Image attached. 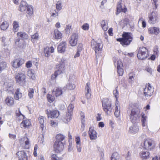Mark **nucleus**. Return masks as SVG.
I'll return each mask as SVG.
<instances>
[{"mask_svg": "<svg viewBox=\"0 0 160 160\" xmlns=\"http://www.w3.org/2000/svg\"><path fill=\"white\" fill-rule=\"evenodd\" d=\"M113 61L114 66L117 67V72L119 75L120 76H122L123 74L124 71L122 68V61L120 60L116 59L115 58H113Z\"/></svg>", "mask_w": 160, "mask_h": 160, "instance_id": "obj_6", "label": "nucleus"}, {"mask_svg": "<svg viewBox=\"0 0 160 160\" xmlns=\"http://www.w3.org/2000/svg\"><path fill=\"white\" fill-rule=\"evenodd\" d=\"M24 62L23 59L21 58H17L14 59L12 62V66L15 68L20 67Z\"/></svg>", "mask_w": 160, "mask_h": 160, "instance_id": "obj_18", "label": "nucleus"}, {"mask_svg": "<svg viewBox=\"0 0 160 160\" xmlns=\"http://www.w3.org/2000/svg\"><path fill=\"white\" fill-rule=\"evenodd\" d=\"M38 119L39 123L41 124L40 128L42 129V131L44 127V118L42 116H39Z\"/></svg>", "mask_w": 160, "mask_h": 160, "instance_id": "obj_35", "label": "nucleus"}, {"mask_svg": "<svg viewBox=\"0 0 160 160\" xmlns=\"http://www.w3.org/2000/svg\"><path fill=\"white\" fill-rule=\"evenodd\" d=\"M38 146L37 144H35L34 146V150L33 152V155L35 157H36L37 156V151L38 150Z\"/></svg>", "mask_w": 160, "mask_h": 160, "instance_id": "obj_58", "label": "nucleus"}, {"mask_svg": "<svg viewBox=\"0 0 160 160\" xmlns=\"http://www.w3.org/2000/svg\"><path fill=\"white\" fill-rule=\"evenodd\" d=\"M154 54L158 55L159 51L158 47L157 46H155L153 48Z\"/></svg>", "mask_w": 160, "mask_h": 160, "instance_id": "obj_55", "label": "nucleus"}, {"mask_svg": "<svg viewBox=\"0 0 160 160\" xmlns=\"http://www.w3.org/2000/svg\"><path fill=\"white\" fill-rule=\"evenodd\" d=\"M72 26L70 25H67L66 26L65 31L66 33L67 34H69L70 32Z\"/></svg>", "mask_w": 160, "mask_h": 160, "instance_id": "obj_51", "label": "nucleus"}, {"mask_svg": "<svg viewBox=\"0 0 160 160\" xmlns=\"http://www.w3.org/2000/svg\"><path fill=\"white\" fill-rule=\"evenodd\" d=\"M139 130V127L136 124H134L129 127V131L131 133L135 134L138 132Z\"/></svg>", "mask_w": 160, "mask_h": 160, "instance_id": "obj_23", "label": "nucleus"}, {"mask_svg": "<svg viewBox=\"0 0 160 160\" xmlns=\"http://www.w3.org/2000/svg\"><path fill=\"white\" fill-rule=\"evenodd\" d=\"M22 96V93L20 92L19 89L18 88L17 89L16 92H15L14 95V98L16 100H18L21 98Z\"/></svg>", "mask_w": 160, "mask_h": 160, "instance_id": "obj_41", "label": "nucleus"}, {"mask_svg": "<svg viewBox=\"0 0 160 160\" xmlns=\"http://www.w3.org/2000/svg\"><path fill=\"white\" fill-rule=\"evenodd\" d=\"M90 83L88 82L87 83L86 86L85 87V91H86V96L88 99L90 98L91 94V89L89 87Z\"/></svg>", "mask_w": 160, "mask_h": 160, "instance_id": "obj_26", "label": "nucleus"}, {"mask_svg": "<svg viewBox=\"0 0 160 160\" xmlns=\"http://www.w3.org/2000/svg\"><path fill=\"white\" fill-rule=\"evenodd\" d=\"M16 155L18 156V160H27V157L26 153L23 151H19L16 153Z\"/></svg>", "mask_w": 160, "mask_h": 160, "instance_id": "obj_22", "label": "nucleus"}, {"mask_svg": "<svg viewBox=\"0 0 160 160\" xmlns=\"http://www.w3.org/2000/svg\"><path fill=\"white\" fill-rule=\"evenodd\" d=\"M46 113L48 114V117L51 118H57L59 115V112L57 110H46Z\"/></svg>", "mask_w": 160, "mask_h": 160, "instance_id": "obj_17", "label": "nucleus"}, {"mask_svg": "<svg viewBox=\"0 0 160 160\" xmlns=\"http://www.w3.org/2000/svg\"><path fill=\"white\" fill-rule=\"evenodd\" d=\"M78 38L79 36L78 33H73L69 38V43L70 45L72 47L76 46L77 44Z\"/></svg>", "mask_w": 160, "mask_h": 160, "instance_id": "obj_10", "label": "nucleus"}, {"mask_svg": "<svg viewBox=\"0 0 160 160\" xmlns=\"http://www.w3.org/2000/svg\"><path fill=\"white\" fill-rule=\"evenodd\" d=\"M101 27L104 31L107 30L108 29V24L105 20H102L101 22Z\"/></svg>", "mask_w": 160, "mask_h": 160, "instance_id": "obj_37", "label": "nucleus"}, {"mask_svg": "<svg viewBox=\"0 0 160 160\" xmlns=\"http://www.w3.org/2000/svg\"><path fill=\"white\" fill-rule=\"evenodd\" d=\"M147 117L145 116V114L142 113V127H145L147 124Z\"/></svg>", "mask_w": 160, "mask_h": 160, "instance_id": "obj_38", "label": "nucleus"}, {"mask_svg": "<svg viewBox=\"0 0 160 160\" xmlns=\"http://www.w3.org/2000/svg\"><path fill=\"white\" fill-rule=\"evenodd\" d=\"M141 116L140 112L138 108L132 109L130 115V119L133 123H136L139 120Z\"/></svg>", "mask_w": 160, "mask_h": 160, "instance_id": "obj_2", "label": "nucleus"}, {"mask_svg": "<svg viewBox=\"0 0 160 160\" xmlns=\"http://www.w3.org/2000/svg\"><path fill=\"white\" fill-rule=\"evenodd\" d=\"M59 74H58V73L56 71L52 75L51 79L52 80L55 79L58 75H59Z\"/></svg>", "mask_w": 160, "mask_h": 160, "instance_id": "obj_60", "label": "nucleus"}, {"mask_svg": "<svg viewBox=\"0 0 160 160\" xmlns=\"http://www.w3.org/2000/svg\"><path fill=\"white\" fill-rule=\"evenodd\" d=\"M155 145L154 141L151 139L145 140L144 142V148L146 150H151L154 148Z\"/></svg>", "mask_w": 160, "mask_h": 160, "instance_id": "obj_8", "label": "nucleus"}, {"mask_svg": "<svg viewBox=\"0 0 160 160\" xmlns=\"http://www.w3.org/2000/svg\"><path fill=\"white\" fill-rule=\"evenodd\" d=\"M47 98L48 101L50 102H52L55 99L54 96L49 94L47 95Z\"/></svg>", "mask_w": 160, "mask_h": 160, "instance_id": "obj_48", "label": "nucleus"}, {"mask_svg": "<svg viewBox=\"0 0 160 160\" xmlns=\"http://www.w3.org/2000/svg\"><path fill=\"white\" fill-rule=\"evenodd\" d=\"M15 45L18 47L22 48L23 44L22 42L21 41L20 39H17L15 42Z\"/></svg>", "mask_w": 160, "mask_h": 160, "instance_id": "obj_44", "label": "nucleus"}, {"mask_svg": "<svg viewBox=\"0 0 160 160\" xmlns=\"http://www.w3.org/2000/svg\"><path fill=\"white\" fill-rule=\"evenodd\" d=\"M92 48L94 50L95 53H97L102 49V45L100 43L97 42L94 40H92L91 42Z\"/></svg>", "mask_w": 160, "mask_h": 160, "instance_id": "obj_11", "label": "nucleus"}, {"mask_svg": "<svg viewBox=\"0 0 160 160\" xmlns=\"http://www.w3.org/2000/svg\"><path fill=\"white\" fill-rule=\"evenodd\" d=\"M58 11H57L54 10L53 12L51 13V16L53 17H55L58 16Z\"/></svg>", "mask_w": 160, "mask_h": 160, "instance_id": "obj_59", "label": "nucleus"}, {"mask_svg": "<svg viewBox=\"0 0 160 160\" xmlns=\"http://www.w3.org/2000/svg\"><path fill=\"white\" fill-rule=\"evenodd\" d=\"M4 84L7 86L8 88L7 89L8 91H12L13 90V88L12 87L13 82L12 81H10L9 82H6L4 83Z\"/></svg>", "mask_w": 160, "mask_h": 160, "instance_id": "obj_33", "label": "nucleus"}, {"mask_svg": "<svg viewBox=\"0 0 160 160\" xmlns=\"http://www.w3.org/2000/svg\"><path fill=\"white\" fill-rule=\"evenodd\" d=\"M122 38H118L117 39L118 41L120 42L123 46L129 45L133 39L132 34L129 32H124L122 35Z\"/></svg>", "mask_w": 160, "mask_h": 160, "instance_id": "obj_1", "label": "nucleus"}, {"mask_svg": "<svg viewBox=\"0 0 160 160\" xmlns=\"http://www.w3.org/2000/svg\"><path fill=\"white\" fill-rule=\"evenodd\" d=\"M148 32L150 33L154 34L157 35L159 33L160 30L158 27H150L148 28Z\"/></svg>", "mask_w": 160, "mask_h": 160, "instance_id": "obj_25", "label": "nucleus"}, {"mask_svg": "<svg viewBox=\"0 0 160 160\" xmlns=\"http://www.w3.org/2000/svg\"><path fill=\"white\" fill-rule=\"evenodd\" d=\"M82 125L81 126V128L80 130L81 131H83L84 129L85 126V122L83 121L82 122H81Z\"/></svg>", "mask_w": 160, "mask_h": 160, "instance_id": "obj_61", "label": "nucleus"}, {"mask_svg": "<svg viewBox=\"0 0 160 160\" xmlns=\"http://www.w3.org/2000/svg\"><path fill=\"white\" fill-rule=\"evenodd\" d=\"M139 155L142 160H146L149 158L150 153L146 150H143L139 153Z\"/></svg>", "mask_w": 160, "mask_h": 160, "instance_id": "obj_21", "label": "nucleus"}, {"mask_svg": "<svg viewBox=\"0 0 160 160\" xmlns=\"http://www.w3.org/2000/svg\"><path fill=\"white\" fill-rule=\"evenodd\" d=\"M102 107L104 111L107 115H110L112 113V108L110 100L105 98L102 101Z\"/></svg>", "mask_w": 160, "mask_h": 160, "instance_id": "obj_3", "label": "nucleus"}, {"mask_svg": "<svg viewBox=\"0 0 160 160\" xmlns=\"http://www.w3.org/2000/svg\"><path fill=\"white\" fill-rule=\"evenodd\" d=\"M30 124V122L29 120H25L22 121L20 124L22 128H28Z\"/></svg>", "mask_w": 160, "mask_h": 160, "instance_id": "obj_30", "label": "nucleus"}, {"mask_svg": "<svg viewBox=\"0 0 160 160\" xmlns=\"http://www.w3.org/2000/svg\"><path fill=\"white\" fill-rule=\"evenodd\" d=\"M65 60L63 58L61 59L60 63L56 65V68L58 69L56 71L60 74L62 73L64 70Z\"/></svg>", "mask_w": 160, "mask_h": 160, "instance_id": "obj_13", "label": "nucleus"}, {"mask_svg": "<svg viewBox=\"0 0 160 160\" xmlns=\"http://www.w3.org/2000/svg\"><path fill=\"white\" fill-rule=\"evenodd\" d=\"M7 67L6 63L4 62H0V72L5 69Z\"/></svg>", "mask_w": 160, "mask_h": 160, "instance_id": "obj_47", "label": "nucleus"}, {"mask_svg": "<svg viewBox=\"0 0 160 160\" xmlns=\"http://www.w3.org/2000/svg\"><path fill=\"white\" fill-rule=\"evenodd\" d=\"M64 143L61 142L55 141L53 145L54 151L56 153H59L62 152L64 148Z\"/></svg>", "mask_w": 160, "mask_h": 160, "instance_id": "obj_9", "label": "nucleus"}, {"mask_svg": "<svg viewBox=\"0 0 160 160\" xmlns=\"http://www.w3.org/2000/svg\"><path fill=\"white\" fill-rule=\"evenodd\" d=\"M5 102L8 106H11L14 104V99L11 96H8L6 98Z\"/></svg>", "mask_w": 160, "mask_h": 160, "instance_id": "obj_28", "label": "nucleus"}, {"mask_svg": "<svg viewBox=\"0 0 160 160\" xmlns=\"http://www.w3.org/2000/svg\"><path fill=\"white\" fill-rule=\"evenodd\" d=\"M56 9L58 10L59 11L62 9L61 3L58 2L56 4Z\"/></svg>", "mask_w": 160, "mask_h": 160, "instance_id": "obj_57", "label": "nucleus"}, {"mask_svg": "<svg viewBox=\"0 0 160 160\" xmlns=\"http://www.w3.org/2000/svg\"><path fill=\"white\" fill-rule=\"evenodd\" d=\"M51 160H62L61 159L58 157L56 154H52L51 156Z\"/></svg>", "mask_w": 160, "mask_h": 160, "instance_id": "obj_53", "label": "nucleus"}, {"mask_svg": "<svg viewBox=\"0 0 160 160\" xmlns=\"http://www.w3.org/2000/svg\"><path fill=\"white\" fill-rule=\"evenodd\" d=\"M20 145L24 149H29L30 146L29 138L24 137L20 140Z\"/></svg>", "mask_w": 160, "mask_h": 160, "instance_id": "obj_12", "label": "nucleus"}, {"mask_svg": "<svg viewBox=\"0 0 160 160\" xmlns=\"http://www.w3.org/2000/svg\"><path fill=\"white\" fill-rule=\"evenodd\" d=\"M55 38L56 39H59L62 37V33L58 29H55L54 31Z\"/></svg>", "mask_w": 160, "mask_h": 160, "instance_id": "obj_31", "label": "nucleus"}, {"mask_svg": "<svg viewBox=\"0 0 160 160\" xmlns=\"http://www.w3.org/2000/svg\"><path fill=\"white\" fill-rule=\"evenodd\" d=\"M74 108V105L72 104H70L68 108V112L72 114V111Z\"/></svg>", "mask_w": 160, "mask_h": 160, "instance_id": "obj_49", "label": "nucleus"}, {"mask_svg": "<svg viewBox=\"0 0 160 160\" xmlns=\"http://www.w3.org/2000/svg\"><path fill=\"white\" fill-rule=\"evenodd\" d=\"M153 91V88L150 84H147L144 89V93L146 98H149L152 95Z\"/></svg>", "mask_w": 160, "mask_h": 160, "instance_id": "obj_7", "label": "nucleus"}, {"mask_svg": "<svg viewBox=\"0 0 160 160\" xmlns=\"http://www.w3.org/2000/svg\"><path fill=\"white\" fill-rule=\"evenodd\" d=\"M67 88L69 89L72 90L75 88V85L72 83H70L67 85Z\"/></svg>", "mask_w": 160, "mask_h": 160, "instance_id": "obj_52", "label": "nucleus"}, {"mask_svg": "<svg viewBox=\"0 0 160 160\" xmlns=\"http://www.w3.org/2000/svg\"><path fill=\"white\" fill-rule=\"evenodd\" d=\"M83 49V45L82 44H80L78 46L77 51L81 52Z\"/></svg>", "mask_w": 160, "mask_h": 160, "instance_id": "obj_63", "label": "nucleus"}, {"mask_svg": "<svg viewBox=\"0 0 160 160\" xmlns=\"http://www.w3.org/2000/svg\"><path fill=\"white\" fill-rule=\"evenodd\" d=\"M12 26L13 31L14 32H18L19 27V22H18L14 21L13 22Z\"/></svg>", "mask_w": 160, "mask_h": 160, "instance_id": "obj_32", "label": "nucleus"}, {"mask_svg": "<svg viewBox=\"0 0 160 160\" xmlns=\"http://www.w3.org/2000/svg\"><path fill=\"white\" fill-rule=\"evenodd\" d=\"M16 115L19 121H21L24 118V116L21 112L19 108L16 111Z\"/></svg>", "mask_w": 160, "mask_h": 160, "instance_id": "obj_36", "label": "nucleus"}, {"mask_svg": "<svg viewBox=\"0 0 160 160\" xmlns=\"http://www.w3.org/2000/svg\"><path fill=\"white\" fill-rule=\"evenodd\" d=\"M65 136L61 134H57L56 136V141L64 142L63 141L65 139Z\"/></svg>", "mask_w": 160, "mask_h": 160, "instance_id": "obj_34", "label": "nucleus"}, {"mask_svg": "<svg viewBox=\"0 0 160 160\" xmlns=\"http://www.w3.org/2000/svg\"><path fill=\"white\" fill-rule=\"evenodd\" d=\"M16 82L19 84H22L25 82L26 78L25 75L22 73H18L15 76Z\"/></svg>", "mask_w": 160, "mask_h": 160, "instance_id": "obj_14", "label": "nucleus"}, {"mask_svg": "<svg viewBox=\"0 0 160 160\" xmlns=\"http://www.w3.org/2000/svg\"><path fill=\"white\" fill-rule=\"evenodd\" d=\"M88 134L91 140H95L97 138L98 133L94 129V127H91L89 128Z\"/></svg>", "mask_w": 160, "mask_h": 160, "instance_id": "obj_16", "label": "nucleus"}, {"mask_svg": "<svg viewBox=\"0 0 160 160\" xmlns=\"http://www.w3.org/2000/svg\"><path fill=\"white\" fill-rule=\"evenodd\" d=\"M134 76L135 74L133 72H131L129 74V78L128 80L129 83H133L134 80Z\"/></svg>", "mask_w": 160, "mask_h": 160, "instance_id": "obj_43", "label": "nucleus"}, {"mask_svg": "<svg viewBox=\"0 0 160 160\" xmlns=\"http://www.w3.org/2000/svg\"><path fill=\"white\" fill-rule=\"evenodd\" d=\"M50 48L48 47L45 48L44 49V53L45 57H48L50 55V52L49 51Z\"/></svg>", "mask_w": 160, "mask_h": 160, "instance_id": "obj_45", "label": "nucleus"}, {"mask_svg": "<svg viewBox=\"0 0 160 160\" xmlns=\"http://www.w3.org/2000/svg\"><path fill=\"white\" fill-rule=\"evenodd\" d=\"M115 111L114 115L115 117L118 118L120 115V106L119 104V102L117 101L115 102Z\"/></svg>", "mask_w": 160, "mask_h": 160, "instance_id": "obj_24", "label": "nucleus"}, {"mask_svg": "<svg viewBox=\"0 0 160 160\" xmlns=\"http://www.w3.org/2000/svg\"><path fill=\"white\" fill-rule=\"evenodd\" d=\"M50 124L51 125L52 127H55L58 125V123H57L56 122H55L53 121H50Z\"/></svg>", "mask_w": 160, "mask_h": 160, "instance_id": "obj_64", "label": "nucleus"}, {"mask_svg": "<svg viewBox=\"0 0 160 160\" xmlns=\"http://www.w3.org/2000/svg\"><path fill=\"white\" fill-rule=\"evenodd\" d=\"M8 26L9 24L8 22L6 21H4L1 24L0 28L2 30H5L8 28Z\"/></svg>", "mask_w": 160, "mask_h": 160, "instance_id": "obj_39", "label": "nucleus"}, {"mask_svg": "<svg viewBox=\"0 0 160 160\" xmlns=\"http://www.w3.org/2000/svg\"><path fill=\"white\" fill-rule=\"evenodd\" d=\"M121 1H119L118 4L117 8V12L116 13V15L118 14L121 12L125 13L127 11V8L125 6H124L123 8H122L121 4Z\"/></svg>", "mask_w": 160, "mask_h": 160, "instance_id": "obj_19", "label": "nucleus"}, {"mask_svg": "<svg viewBox=\"0 0 160 160\" xmlns=\"http://www.w3.org/2000/svg\"><path fill=\"white\" fill-rule=\"evenodd\" d=\"M117 88H116V89L114 90L113 91V95L116 98V100L115 102H117V101H118V98L119 93Z\"/></svg>", "mask_w": 160, "mask_h": 160, "instance_id": "obj_50", "label": "nucleus"}, {"mask_svg": "<svg viewBox=\"0 0 160 160\" xmlns=\"http://www.w3.org/2000/svg\"><path fill=\"white\" fill-rule=\"evenodd\" d=\"M26 67L28 68V72H27V75L29 76V75L30 74L29 73V68L30 67V61H28L26 64Z\"/></svg>", "mask_w": 160, "mask_h": 160, "instance_id": "obj_56", "label": "nucleus"}, {"mask_svg": "<svg viewBox=\"0 0 160 160\" xmlns=\"http://www.w3.org/2000/svg\"><path fill=\"white\" fill-rule=\"evenodd\" d=\"M31 41L33 43H35L39 38V35L38 33H35L31 36Z\"/></svg>", "mask_w": 160, "mask_h": 160, "instance_id": "obj_42", "label": "nucleus"}, {"mask_svg": "<svg viewBox=\"0 0 160 160\" xmlns=\"http://www.w3.org/2000/svg\"><path fill=\"white\" fill-rule=\"evenodd\" d=\"M137 56L139 59H146L148 56V49L144 47H140L138 49Z\"/></svg>", "mask_w": 160, "mask_h": 160, "instance_id": "obj_4", "label": "nucleus"}, {"mask_svg": "<svg viewBox=\"0 0 160 160\" xmlns=\"http://www.w3.org/2000/svg\"><path fill=\"white\" fill-rule=\"evenodd\" d=\"M75 142L76 144H81L80 138L79 136H78L75 138Z\"/></svg>", "mask_w": 160, "mask_h": 160, "instance_id": "obj_62", "label": "nucleus"}, {"mask_svg": "<svg viewBox=\"0 0 160 160\" xmlns=\"http://www.w3.org/2000/svg\"><path fill=\"white\" fill-rule=\"evenodd\" d=\"M52 93L53 95H55L56 97H58L62 94V91L61 88H58L53 91Z\"/></svg>", "mask_w": 160, "mask_h": 160, "instance_id": "obj_27", "label": "nucleus"}, {"mask_svg": "<svg viewBox=\"0 0 160 160\" xmlns=\"http://www.w3.org/2000/svg\"><path fill=\"white\" fill-rule=\"evenodd\" d=\"M119 157L118 153L117 152H115L112 154L111 157V160H118Z\"/></svg>", "mask_w": 160, "mask_h": 160, "instance_id": "obj_46", "label": "nucleus"}, {"mask_svg": "<svg viewBox=\"0 0 160 160\" xmlns=\"http://www.w3.org/2000/svg\"><path fill=\"white\" fill-rule=\"evenodd\" d=\"M148 22L150 24H155L158 19V13L154 11H150L148 14Z\"/></svg>", "mask_w": 160, "mask_h": 160, "instance_id": "obj_5", "label": "nucleus"}, {"mask_svg": "<svg viewBox=\"0 0 160 160\" xmlns=\"http://www.w3.org/2000/svg\"><path fill=\"white\" fill-rule=\"evenodd\" d=\"M72 114L67 112L66 115L63 117L62 119L63 121L66 123H68L71 120L72 118Z\"/></svg>", "mask_w": 160, "mask_h": 160, "instance_id": "obj_29", "label": "nucleus"}, {"mask_svg": "<svg viewBox=\"0 0 160 160\" xmlns=\"http://www.w3.org/2000/svg\"><path fill=\"white\" fill-rule=\"evenodd\" d=\"M17 36L20 38H22L23 39H27L28 38L27 34L23 32H18L17 34Z\"/></svg>", "mask_w": 160, "mask_h": 160, "instance_id": "obj_40", "label": "nucleus"}, {"mask_svg": "<svg viewBox=\"0 0 160 160\" xmlns=\"http://www.w3.org/2000/svg\"><path fill=\"white\" fill-rule=\"evenodd\" d=\"M82 28L84 30H88L89 29V25L87 23H85L82 26Z\"/></svg>", "mask_w": 160, "mask_h": 160, "instance_id": "obj_54", "label": "nucleus"}, {"mask_svg": "<svg viewBox=\"0 0 160 160\" xmlns=\"http://www.w3.org/2000/svg\"><path fill=\"white\" fill-rule=\"evenodd\" d=\"M67 43L65 41L61 42L58 47V51L59 53L64 52L66 48Z\"/></svg>", "mask_w": 160, "mask_h": 160, "instance_id": "obj_20", "label": "nucleus"}, {"mask_svg": "<svg viewBox=\"0 0 160 160\" xmlns=\"http://www.w3.org/2000/svg\"><path fill=\"white\" fill-rule=\"evenodd\" d=\"M29 7L27 2L24 1L21 2L19 6V10L21 12H23L27 9V13L28 14L27 15V17L29 16L30 12Z\"/></svg>", "mask_w": 160, "mask_h": 160, "instance_id": "obj_15", "label": "nucleus"}]
</instances>
